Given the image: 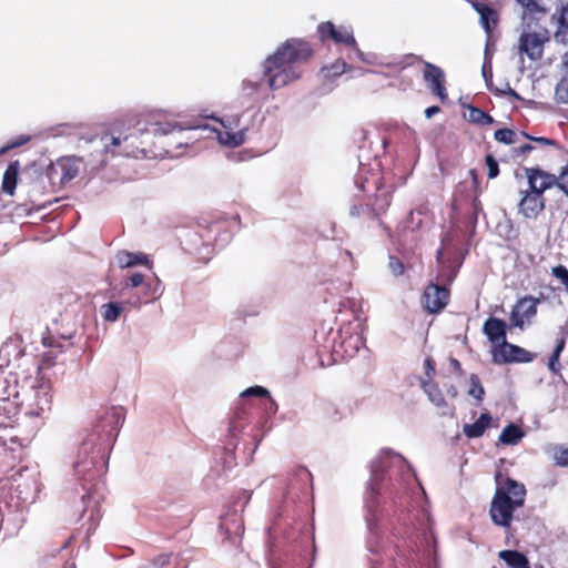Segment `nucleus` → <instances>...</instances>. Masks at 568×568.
I'll use <instances>...</instances> for the list:
<instances>
[{"mask_svg":"<svg viewBox=\"0 0 568 568\" xmlns=\"http://www.w3.org/2000/svg\"><path fill=\"white\" fill-rule=\"evenodd\" d=\"M386 469L397 473L403 481L415 477V474L408 462L399 454L390 449H382L378 456L371 464V477L367 483L365 495V507L367 510L366 525L371 535L377 530V496L379 494V484L384 480Z\"/></svg>","mask_w":568,"mask_h":568,"instance_id":"f03ea898","label":"nucleus"},{"mask_svg":"<svg viewBox=\"0 0 568 568\" xmlns=\"http://www.w3.org/2000/svg\"><path fill=\"white\" fill-rule=\"evenodd\" d=\"M532 149H534V148H532V145H531V144L526 143V144H524V145L519 146L518 149H516V151H515V152H516V154H517V155H519V154L528 153V152H530Z\"/></svg>","mask_w":568,"mask_h":568,"instance_id":"052dcab7","label":"nucleus"},{"mask_svg":"<svg viewBox=\"0 0 568 568\" xmlns=\"http://www.w3.org/2000/svg\"><path fill=\"white\" fill-rule=\"evenodd\" d=\"M521 134H523L525 138H527V139H529V140H532V141L537 142V143H539V144H541V145H555V144H556V142H555L554 140L548 139V138H544V136H540V138H534V136L528 135L526 132H521Z\"/></svg>","mask_w":568,"mask_h":568,"instance_id":"603ef678","label":"nucleus"},{"mask_svg":"<svg viewBox=\"0 0 568 568\" xmlns=\"http://www.w3.org/2000/svg\"><path fill=\"white\" fill-rule=\"evenodd\" d=\"M217 138L221 144L233 148L239 146L245 141V130H240L237 132H219Z\"/></svg>","mask_w":568,"mask_h":568,"instance_id":"c756f323","label":"nucleus"},{"mask_svg":"<svg viewBox=\"0 0 568 568\" xmlns=\"http://www.w3.org/2000/svg\"><path fill=\"white\" fill-rule=\"evenodd\" d=\"M98 518H99V511L98 510H92L91 515H90V519L91 520H98Z\"/></svg>","mask_w":568,"mask_h":568,"instance_id":"69168bd1","label":"nucleus"},{"mask_svg":"<svg viewBox=\"0 0 568 568\" xmlns=\"http://www.w3.org/2000/svg\"><path fill=\"white\" fill-rule=\"evenodd\" d=\"M440 111V108L437 105L429 106L425 110V116L430 119L433 115L437 114Z\"/></svg>","mask_w":568,"mask_h":568,"instance_id":"13d9d810","label":"nucleus"},{"mask_svg":"<svg viewBox=\"0 0 568 568\" xmlns=\"http://www.w3.org/2000/svg\"><path fill=\"white\" fill-rule=\"evenodd\" d=\"M483 333L494 345L493 347H497L507 341V324L504 320L490 316L484 323Z\"/></svg>","mask_w":568,"mask_h":568,"instance_id":"f3484780","label":"nucleus"},{"mask_svg":"<svg viewBox=\"0 0 568 568\" xmlns=\"http://www.w3.org/2000/svg\"><path fill=\"white\" fill-rule=\"evenodd\" d=\"M449 363H450V366L454 368V371L456 373H458L459 375L463 374L462 365H460V362L458 359L450 358Z\"/></svg>","mask_w":568,"mask_h":568,"instance_id":"bf43d9fd","label":"nucleus"},{"mask_svg":"<svg viewBox=\"0 0 568 568\" xmlns=\"http://www.w3.org/2000/svg\"><path fill=\"white\" fill-rule=\"evenodd\" d=\"M175 129H179L180 131L182 130L179 124H173L171 122H156L152 123L148 131L152 132L154 135H166Z\"/></svg>","mask_w":568,"mask_h":568,"instance_id":"c9c22d12","label":"nucleus"},{"mask_svg":"<svg viewBox=\"0 0 568 568\" xmlns=\"http://www.w3.org/2000/svg\"><path fill=\"white\" fill-rule=\"evenodd\" d=\"M480 23L485 31L489 34L497 24L496 11H493V13L490 14H483V17L480 18Z\"/></svg>","mask_w":568,"mask_h":568,"instance_id":"c03bdc74","label":"nucleus"},{"mask_svg":"<svg viewBox=\"0 0 568 568\" xmlns=\"http://www.w3.org/2000/svg\"><path fill=\"white\" fill-rule=\"evenodd\" d=\"M424 65L423 77L427 87L430 89L432 93L437 95L443 102L446 101L447 92L444 71L430 62H425Z\"/></svg>","mask_w":568,"mask_h":568,"instance_id":"f8f14e48","label":"nucleus"},{"mask_svg":"<svg viewBox=\"0 0 568 568\" xmlns=\"http://www.w3.org/2000/svg\"><path fill=\"white\" fill-rule=\"evenodd\" d=\"M565 347V338H561L560 341H558L555 349H554V354H557L558 356H560V353L562 352Z\"/></svg>","mask_w":568,"mask_h":568,"instance_id":"680f3d73","label":"nucleus"},{"mask_svg":"<svg viewBox=\"0 0 568 568\" xmlns=\"http://www.w3.org/2000/svg\"><path fill=\"white\" fill-rule=\"evenodd\" d=\"M448 300L449 291L445 286L430 283L425 287L422 303L428 313L435 314L447 305Z\"/></svg>","mask_w":568,"mask_h":568,"instance_id":"1a4fd4ad","label":"nucleus"},{"mask_svg":"<svg viewBox=\"0 0 568 568\" xmlns=\"http://www.w3.org/2000/svg\"><path fill=\"white\" fill-rule=\"evenodd\" d=\"M562 63L568 72V53L564 55ZM555 97L559 103H568V79H561L559 81L556 85Z\"/></svg>","mask_w":568,"mask_h":568,"instance_id":"72a5a7b5","label":"nucleus"},{"mask_svg":"<svg viewBox=\"0 0 568 568\" xmlns=\"http://www.w3.org/2000/svg\"><path fill=\"white\" fill-rule=\"evenodd\" d=\"M474 8H475V10L478 12V14L480 16V18L483 17V14H484V16H485V14H490V13H493V11H494L489 6H487V4H485V3H475V4H474Z\"/></svg>","mask_w":568,"mask_h":568,"instance_id":"864d4df0","label":"nucleus"},{"mask_svg":"<svg viewBox=\"0 0 568 568\" xmlns=\"http://www.w3.org/2000/svg\"><path fill=\"white\" fill-rule=\"evenodd\" d=\"M518 3L524 8L523 21L526 23L527 29L532 28V23L537 24V22L542 19L548 9L540 4L537 0H517Z\"/></svg>","mask_w":568,"mask_h":568,"instance_id":"a211bd4d","label":"nucleus"},{"mask_svg":"<svg viewBox=\"0 0 568 568\" xmlns=\"http://www.w3.org/2000/svg\"><path fill=\"white\" fill-rule=\"evenodd\" d=\"M546 40L547 37H542L540 33L524 32L519 38V51L526 53L530 60L537 61L542 57Z\"/></svg>","mask_w":568,"mask_h":568,"instance_id":"4468645a","label":"nucleus"},{"mask_svg":"<svg viewBox=\"0 0 568 568\" xmlns=\"http://www.w3.org/2000/svg\"><path fill=\"white\" fill-rule=\"evenodd\" d=\"M263 87V78H247L242 83V94L248 99H252L262 91Z\"/></svg>","mask_w":568,"mask_h":568,"instance_id":"c85d7f7f","label":"nucleus"},{"mask_svg":"<svg viewBox=\"0 0 568 568\" xmlns=\"http://www.w3.org/2000/svg\"><path fill=\"white\" fill-rule=\"evenodd\" d=\"M551 274L558 278L568 292V270L564 265H557L552 267Z\"/></svg>","mask_w":568,"mask_h":568,"instance_id":"37998d69","label":"nucleus"},{"mask_svg":"<svg viewBox=\"0 0 568 568\" xmlns=\"http://www.w3.org/2000/svg\"><path fill=\"white\" fill-rule=\"evenodd\" d=\"M548 368L552 373H558L560 371V363H559V356L557 354H551L549 362H548Z\"/></svg>","mask_w":568,"mask_h":568,"instance_id":"3c124183","label":"nucleus"},{"mask_svg":"<svg viewBox=\"0 0 568 568\" xmlns=\"http://www.w3.org/2000/svg\"><path fill=\"white\" fill-rule=\"evenodd\" d=\"M554 460L557 466L568 467V448L556 447L554 449Z\"/></svg>","mask_w":568,"mask_h":568,"instance_id":"a19ab883","label":"nucleus"},{"mask_svg":"<svg viewBox=\"0 0 568 568\" xmlns=\"http://www.w3.org/2000/svg\"><path fill=\"white\" fill-rule=\"evenodd\" d=\"M20 163L18 161L11 162L3 174L2 191L9 195H13L17 186L18 173Z\"/></svg>","mask_w":568,"mask_h":568,"instance_id":"5701e85b","label":"nucleus"},{"mask_svg":"<svg viewBox=\"0 0 568 568\" xmlns=\"http://www.w3.org/2000/svg\"><path fill=\"white\" fill-rule=\"evenodd\" d=\"M524 436L525 433L519 426L509 424L501 430L499 442L505 445H516Z\"/></svg>","mask_w":568,"mask_h":568,"instance_id":"bb28decb","label":"nucleus"},{"mask_svg":"<svg viewBox=\"0 0 568 568\" xmlns=\"http://www.w3.org/2000/svg\"><path fill=\"white\" fill-rule=\"evenodd\" d=\"M29 140H30L29 135H20L19 138H16L12 141H10L6 146H3L0 150V154L4 153L11 149L21 146V145L26 144Z\"/></svg>","mask_w":568,"mask_h":568,"instance_id":"de8ad7c7","label":"nucleus"},{"mask_svg":"<svg viewBox=\"0 0 568 568\" xmlns=\"http://www.w3.org/2000/svg\"><path fill=\"white\" fill-rule=\"evenodd\" d=\"M122 311V304L119 302H109L101 306V315L106 322H116Z\"/></svg>","mask_w":568,"mask_h":568,"instance_id":"2f4dec72","label":"nucleus"},{"mask_svg":"<svg viewBox=\"0 0 568 568\" xmlns=\"http://www.w3.org/2000/svg\"><path fill=\"white\" fill-rule=\"evenodd\" d=\"M131 138L132 135L122 136L121 134L114 135L112 133H105L101 136H81L80 141H83L84 143L99 144V146H101L102 154L111 153L112 155L135 156V150L129 149V146L126 145V142Z\"/></svg>","mask_w":568,"mask_h":568,"instance_id":"423d86ee","label":"nucleus"},{"mask_svg":"<svg viewBox=\"0 0 568 568\" xmlns=\"http://www.w3.org/2000/svg\"><path fill=\"white\" fill-rule=\"evenodd\" d=\"M481 73H483V77H484L487 85L489 87V82L491 81V78H493L491 64L485 62L483 68H481Z\"/></svg>","mask_w":568,"mask_h":568,"instance_id":"5fc2aeb1","label":"nucleus"},{"mask_svg":"<svg viewBox=\"0 0 568 568\" xmlns=\"http://www.w3.org/2000/svg\"><path fill=\"white\" fill-rule=\"evenodd\" d=\"M143 287L144 294L146 296H150L152 300L160 296L161 292H159L158 287H154L153 290L150 288V284H144V275L141 273H134L130 277L126 278L123 285V290L126 288H135V287Z\"/></svg>","mask_w":568,"mask_h":568,"instance_id":"393cba45","label":"nucleus"},{"mask_svg":"<svg viewBox=\"0 0 568 568\" xmlns=\"http://www.w3.org/2000/svg\"><path fill=\"white\" fill-rule=\"evenodd\" d=\"M495 484L489 517L495 526L510 532L515 513L525 505L527 490L524 484L504 476L500 471L495 475Z\"/></svg>","mask_w":568,"mask_h":568,"instance_id":"7ed1b4c3","label":"nucleus"},{"mask_svg":"<svg viewBox=\"0 0 568 568\" xmlns=\"http://www.w3.org/2000/svg\"><path fill=\"white\" fill-rule=\"evenodd\" d=\"M116 263L120 267H132L136 264L148 263V257L143 254H134L126 251H121L116 254Z\"/></svg>","mask_w":568,"mask_h":568,"instance_id":"cd10ccee","label":"nucleus"},{"mask_svg":"<svg viewBox=\"0 0 568 568\" xmlns=\"http://www.w3.org/2000/svg\"><path fill=\"white\" fill-rule=\"evenodd\" d=\"M555 39L557 42L568 43V6L561 11L559 28L555 33Z\"/></svg>","mask_w":568,"mask_h":568,"instance_id":"f704fd0d","label":"nucleus"},{"mask_svg":"<svg viewBox=\"0 0 568 568\" xmlns=\"http://www.w3.org/2000/svg\"><path fill=\"white\" fill-rule=\"evenodd\" d=\"M52 395L51 385L47 381L38 382L31 387V397L28 404V414L36 417H43L51 410Z\"/></svg>","mask_w":568,"mask_h":568,"instance_id":"0eeeda50","label":"nucleus"},{"mask_svg":"<svg viewBox=\"0 0 568 568\" xmlns=\"http://www.w3.org/2000/svg\"><path fill=\"white\" fill-rule=\"evenodd\" d=\"M297 475H298L302 479H308V478L311 477L310 471H308L306 468H304V467H302V468H300V469L297 470Z\"/></svg>","mask_w":568,"mask_h":568,"instance_id":"e2e57ef3","label":"nucleus"},{"mask_svg":"<svg viewBox=\"0 0 568 568\" xmlns=\"http://www.w3.org/2000/svg\"><path fill=\"white\" fill-rule=\"evenodd\" d=\"M490 420L491 416L488 413H484L475 423L464 425V434L468 438L480 437L486 430V428L489 426Z\"/></svg>","mask_w":568,"mask_h":568,"instance_id":"b1692460","label":"nucleus"},{"mask_svg":"<svg viewBox=\"0 0 568 568\" xmlns=\"http://www.w3.org/2000/svg\"><path fill=\"white\" fill-rule=\"evenodd\" d=\"M447 394H448L452 398H456V397H457V395H458V390H457V388H456L454 385H452V386H449V387L447 388Z\"/></svg>","mask_w":568,"mask_h":568,"instance_id":"0e129e2a","label":"nucleus"},{"mask_svg":"<svg viewBox=\"0 0 568 568\" xmlns=\"http://www.w3.org/2000/svg\"><path fill=\"white\" fill-rule=\"evenodd\" d=\"M521 199L518 203V211L526 219L535 220L545 209L544 194L536 190H525L520 192Z\"/></svg>","mask_w":568,"mask_h":568,"instance_id":"9b49d317","label":"nucleus"},{"mask_svg":"<svg viewBox=\"0 0 568 568\" xmlns=\"http://www.w3.org/2000/svg\"><path fill=\"white\" fill-rule=\"evenodd\" d=\"M494 136L504 144H514L516 142V133L510 129H499L495 132Z\"/></svg>","mask_w":568,"mask_h":568,"instance_id":"ea45409f","label":"nucleus"},{"mask_svg":"<svg viewBox=\"0 0 568 568\" xmlns=\"http://www.w3.org/2000/svg\"><path fill=\"white\" fill-rule=\"evenodd\" d=\"M499 558L504 560L510 568H528V558L517 550H503Z\"/></svg>","mask_w":568,"mask_h":568,"instance_id":"a878e982","label":"nucleus"},{"mask_svg":"<svg viewBox=\"0 0 568 568\" xmlns=\"http://www.w3.org/2000/svg\"><path fill=\"white\" fill-rule=\"evenodd\" d=\"M80 162L81 159L77 156L61 158L55 164H51L48 168L47 174L50 180H54L57 175H60V183L65 184L79 174Z\"/></svg>","mask_w":568,"mask_h":568,"instance_id":"9d476101","label":"nucleus"},{"mask_svg":"<svg viewBox=\"0 0 568 568\" xmlns=\"http://www.w3.org/2000/svg\"><path fill=\"white\" fill-rule=\"evenodd\" d=\"M467 120L478 125H488L494 123V119L481 109L476 106H468Z\"/></svg>","mask_w":568,"mask_h":568,"instance_id":"473e14b6","label":"nucleus"},{"mask_svg":"<svg viewBox=\"0 0 568 568\" xmlns=\"http://www.w3.org/2000/svg\"><path fill=\"white\" fill-rule=\"evenodd\" d=\"M312 55V49L306 41L287 40L277 51L264 62L263 77L267 79L271 90L281 89L301 77L296 64L306 61Z\"/></svg>","mask_w":568,"mask_h":568,"instance_id":"f257e3e1","label":"nucleus"},{"mask_svg":"<svg viewBox=\"0 0 568 568\" xmlns=\"http://www.w3.org/2000/svg\"><path fill=\"white\" fill-rule=\"evenodd\" d=\"M388 268L395 276H400L404 273V264L394 255L388 258Z\"/></svg>","mask_w":568,"mask_h":568,"instance_id":"a18cd8bd","label":"nucleus"},{"mask_svg":"<svg viewBox=\"0 0 568 568\" xmlns=\"http://www.w3.org/2000/svg\"><path fill=\"white\" fill-rule=\"evenodd\" d=\"M491 357L495 364L506 363H529L534 359V355L525 348L510 344L507 341L493 347Z\"/></svg>","mask_w":568,"mask_h":568,"instance_id":"6e6552de","label":"nucleus"},{"mask_svg":"<svg viewBox=\"0 0 568 568\" xmlns=\"http://www.w3.org/2000/svg\"><path fill=\"white\" fill-rule=\"evenodd\" d=\"M539 300L532 296H525L520 298L511 310L510 321L514 326L523 327L525 321H529L537 313V305Z\"/></svg>","mask_w":568,"mask_h":568,"instance_id":"ddd939ff","label":"nucleus"},{"mask_svg":"<svg viewBox=\"0 0 568 568\" xmlns=\"http://www.w3.org/2000/svg\"><path fill=\"white\" fill-rule=\"evenodd\" d=\"M245 427L244 410L242 408L234 412L227 428V443L225 449H233L236 447L240 434Z\"/></svg>","mask_w":568,"mask_h":568,"instance_id":"aec40b11","label":"nucleus"},{"mask_svg":"<svg viewBox=\"0 0 568 568\" xmlns=\"http://www.w3.org/2000/svg\"><path fill=\"white\" fill-rule=\"evenodd\" d=\"M422 386L425 390V393L428 396V399L438 408H443L442 415H450L454 416V407H449L447 402L444 398V395L438 387V385L429 383V382H423Z\"/></svg>","mask_w":568,"mask_h":568,"instance_id":"4be33fe9","label":"nucleus"},{"mask_svg":"<svg viewBox=\"0 0 568 568\" xmlns=\"http://www.w3.org/2000/svg\"><path fill=\"white\" fill-rule=\"evenodd\" d=\"M425 368H426V374L428 377H432V375L435 374V366H434L433 359H430V358L425 359Z\"/></svg>","mask_w":568,"mask_h":568,"instance_id":"6e6d98bb","label":"nucleus"},{"mask_svg":"<svg viewBox=\"0 0 568 568\" xmlns=\"http://www.w3.org/2000/svg\"><path fill=\"white\" fill-rule=\"evenodd\" d=\"M102 457V450L97 448L94 438H87L82 442L73 463V470L77 479L82 483L83 489L87 490V494L82 496L83 503H87V499L98 501L95 491L92 489H95V481L105 467V464H100Z\"/></svg>","mask_w":568,"mask_h":568,"instance_id":"20e7f679","label":"nucleus"},{"mask_svg":"<svg viewBox=\"0 0 568 568\" xmlns=\"http://www.w3.org/2000/svg\"><path fill=\"white\" fill-rule=\"evenodd\" d=\"M124 409L122 407H111L101 415L95 425L94 434L89 438L99 440H111L116 437L120 427L124 422Z\"/></svg>","mask_w":568,"mask_h":568,"instance_id":"39448f33","label":"nucleus"},{"mask_svg":"<svg viewBox=\"0 0 568 568\" xmlns=\"http://www.w3.org/2000/svg\"><path fill=\"white\" fill-rule=\"evenodd\" d=\"M252 396L268 397L270 392L262 386H252L241 393L242 398L252 397Z\"/></svg>","mask_w":568,"mask_h":568,"instance_id":"79ce46f5","label":"nucleus"},{"mask_svg":"<svg viewBox=\"0 0 568 568\" xmlns=\"http://www.w3.org/2000/svg\"><path fill=\"white\" fill-rule=\"evenodd\" d=\"M42 343L45 347L51 348L43 354V359L48 365H52L57 355L63 352V345L57 342L52 336L43 337Z\"/></svg>","mask_w":568,"mask_h":568,"instance_id":"7c9ffc66","label":"nucleus"},{"mask_svg":"<svg viewBox=\"0 0 568 568\" xmlns=\"http://www.w3.org/2000/svg\"><path fill=\"white\" fill-rule=\"evenodd\" d=\"M525 173L530 190H536L544 194L546 190L555 185L558 186V176L542 171L539 168H526Z\"/></svg>","mask_w":568,"mask_h":568,"instance_id":"2eb2a0df","label":"nucleus"},{"mask_svg":"<svg viewBox=\"0 0 568 568\" xmlns=\"http://www.w3.org/2000/svg\"><path fill=\"white\" fill-rule=\"evenodd\" d=\"M348 307L354 314V318L357 322V327L363 326V322L365 318L362 317L363 314V301L356 298H349L347 301Z\"/></svg>","mask_w":568,"mask_h":568,"instance_id":"4c0bfd02","label":"nucleus"},{"mask_svg":"<svg viewBox=\"0 0 568 568\" xmlns=\"http://www.w3.org/2000/svg\"><path fill=\"white\" fill-rule=\"evenodd\" d=\"M485 161L488 169V178L495 179L499 174V166L496 159L491 154H487Z\"/></svg>","mask_w":568,"mask_h":568,"instance_id":"49530a36","label":"nucleus"},{"mask_svg":"<svg viewBox=\"0 0 568 568\" xmlns=\"http://www.w3.org/2000/svg\"><path fill=\"white\" fill-rule=\"evenodd\" d=\"M500 92L514 98L515 100H521V97L514 89H511L509 84H506V89Z\"/></svg>","mask_w":568,"mask_h":568,"instance_id":"4d7b16f0","label":"nucleus"},{"mask_svg":"<svg viewBox=\"0 0 568 568\" xmlns=\"http://www.w3.org/2000/svg\"><path fill=\"white\" fill-rule=\"evenodd\" d=\"M318 32L322 38H331L337 43H344L353 47L357 54L362 57V52L356 45L355 38L353 36V30L351 28H342L337 30L332 22H323L318 26Z\"/></svg>","mask_w":568,"mask_h":568,"instance_id":"dca6fc26","label":"nucleus"},{"mask_svg":"<svg viewBox=\"0 0 568 568\" xmlns=\"http://www.w3.org/2000/svg\"><path fill=\"white\" fill-rule=\"evenodd\" d=\"M349 215L352 217H359L362 215L373 217V216H375V212H374V209L371 207L369 205L358 203V204H353L349 207Z\"/></svg>","mask_w":568,"mask_h":568,"instance_id":"58836bf2","label":"nucleus"},{"mask_svg":"<svg viewBox=\"0 0 568 568\" xmlns=\"http://www.w3.org/2000/svg\"><path fill=\"white\" fill-rule=\"evenodd\" d=\"M220 528L224 530L226 539L233 545H237L243 532V525L241 517L236 513L232 517L221 516Z\"/></svg>","mask_w":568,"mask_h":568,"instance_id":"6ab92c4d","label":"nucleus"},{"mask_svg":"<svg viewBox=\"0 0 568 568\" xmlns=\"http://www.w3.org/2000/svg\"><path fill=\"white\" fill-rule=\"evenodd\" d=\"M170 561H171V554H161L153 560L152 567L153 568H165L166 566H169Z\"/></svg>","mask_w":568,"mask_h":568,"instance_id":"09e8293b","label":"nucleus"},{"mask_svg":"<svg viewBox=\"0 0 568 568\" xmlns=\"http://www.w3.org/2000/svg\"><path fill=\"white\" fill-rule=\"evenodd\" d=\"M356 332L354 334H349L347 336H344V332L342 331L341 337V347L343 348L344 353L348 357H353L362 347H364L365 338L363 336V326L357 327Z\"/></svg>","mask_w":568,"mask_h":568,"instance_id":"412c9836","label":"nucleus"},{"mask_svg":"<svg viewBox=\"0 0 568 568\" xmlns=\"http://www.w3.org/2000/svg\"><path fill=\"white\" fill-rule=\"evenodd\" d=\"M469 390L468 394L478 402H481L485 395V389L480 383L479 377L476 374H471L469 377Z\"/></svg>","mask_w":568,"mask_h":568,"instance_id":"e433bc0d","label":"nucleus"},{"mask_svg":"<svg viewBox=\"0 0 568 568\" xmlns=\"http://www.w3.org/2000/svg\"><path fill=\"white\" fill-rule=\"evenodd\" d=\"M250 498H251V495H250V494H247L246 491H244V493H243V500H244V501H243L242 507H244V505L250 500Z\"/></svg>","mask_w":568,"mask_h":568,"instance_id":"338daca9","label":"nucleus"},{"mask_svg":"<svg viewBox=\"0 0 568 568\" xmlns=\"http://www.w3.org/2000/svg\"><path fill=\"white\" fill-rule=\"evenodd\" d=\"M273 412H276L277 410V404L276 402H274L273 399H271V407H270Z\"/></svg>","mask_w":568,"mask_h":568,"instance_id":"774afa93","label":"nucleus"},{"mask_svg":"<svg viewBox=\"0 0 568 568\" xmlns=\"http://www.w3.org/2000/svg\"><path fill=\"white\" fill-rule=\"evenodd\" d=\"M558 187L568 195V165L558 176Z\"/></svg>","mask_w":568,"mask_h":568,"instance_id":"8fccbe9b","label":"nucleus"}]
</instances>
